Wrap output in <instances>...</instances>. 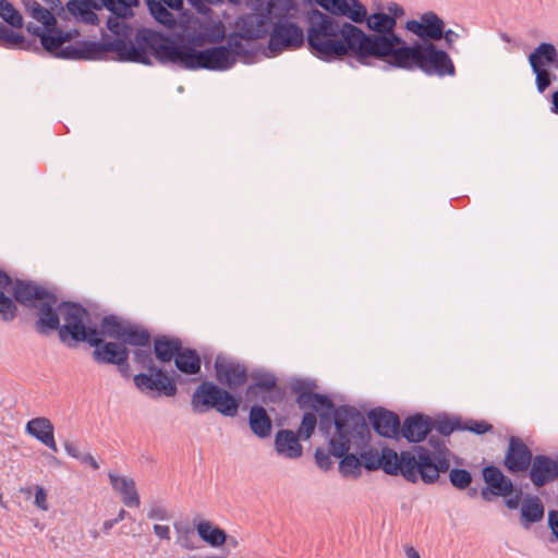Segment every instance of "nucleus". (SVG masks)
Here are the masks:
<instances>
[{"label":"nucleus","mask_w":558,"mask_h":558,"mask_svg":"<svg viewBox=\"0 0 558 558\" xmlns=\"http://www.w3.org/2000/svg\"><path fill=\"white\" fill-rule=\"evenodd\" d=\"M433 421L423 414H415L404 421L402 436L411 442H420L433 429Z\"/></svg>","instance_id":"5701e85b"},{"label":"nucleus","mask_w":558,"mask_h":558,"mask_svg":"<svg viewBox=\"0 0 558 558\" xmlns=\"http://www.w3.org/2000/svg\"><path fill=\"white\" fill-rule=\"evenodd\" d=\"M148 29L142 27V45L148 44L155 58L161 63L177 64L186 70L227 71L234 66L231 51L225 45L196 50L185 44L183 38L162 35L148 36ZM142 64H150L142 47Z\"/></svg>","instance_id":"39448f33"},{"label":"nucleus","mask_w":558,"mask_h":558,"mask_svg":"<svg viewBox=\"0 0 558 558\" xmlns=\"http://www.w3.org/2000/svg\"><path fill=\"white\" fill-rule=\"evenodd\" d=\"M178 538L177 543L186 549H194L195 545L191 541V536L193 534V531L191 529H179L177 527Z\"/></svg>","instance_id":"49530a36"},{"label":"nucleus","mask_w":558,"mask_h":558,"mask_svg":"<svg viewBox=\"0 0 558 558\" xmlns=\"http://www.w3.org/2000/svg\"><path fill=\"white\" fill-rule=\"evenodd\" d=\"M533 458L527 446L518 437H511L505 457V465L510 472H523L529 469Z\"/></svg>","instance_id":"f3484780"},{"label":"nucleus","mask_w":558,"mask_h":558,"mask_svg":"<svg viewBox=\"0 0 558 558\" xmlns=\"http://www.w3.org/2000/svg\"><path fill=\"white\" fill-rule=\"evenodd\" d=\"M133 383L136 386V388H140V383H141L140 374L134 375Z\"/></svg>","instance_id":"774afa93"},{"label":"nucleus","mask_w":558,"mask_h":558,"mask_svg":"<svg viewBox=\"0 0 558 558\" xmlns=\"http://www.w3.org/2000/svg\"><path fill=\"white\" fill-rule=\"evenodd\" d=\"M317 425L316 415L312 412H307L303 415L301 425L298 429V435L304 439H308Z\"/></svg>","instance_id":"58836bf2"},{"label":"nucleus","mask_w":558,"mask_h":558,"mask_svg":"<svg viewBox=\"0 0 558 558\" xmlns=\"http://www.w3.org/2000/svg\"><path fill=\"white\" fill-rule=\"evenodd\" d=\"M99 9L108 10L111 15L106 21L107 28L118 36L105 41H84L76 47L69 46L62 51L63 58L99 60L108 52H114L120 61L140 62V28L134 27L130 20L133 8L138 0H100Z\"/></svg>","instance_id":"20e7f679"},{"label":"nucleus","mask_w":558,"mask_h":558,"mask_svg":"<svg viewBox=\"0 0 558 558\" xmlns=\"http://www.w3.org/2000/svg\"><path fill=\"white\" fill-rule=\"evenodd\" d=\"M0 17L13 28L24 26L22 13L8 0H0Z\"/></svg>","instance_id":"f704fd0d"},{"label":"nucleus","mask_w":558,"mask_h":558,"mask_svg":"<svg viewBox=\"0 0 558 558\" xmlns=\"http://www.w3.org/2000/svg\"><path fill=\"white\" fill-rule=\"evenodd\" d=\"M147 5L151 16L161 25L173 28L177 25L175 16L163 5L156 0H147Z\"/></svg>","instance_id":"72a5a7b5"},{"label":"nucleus","mask_w":558,"mask_h":558,"mask_svg":"<svg viewBox=\"0 0 558 558\" xmlns=\"http://www.w3.org/2000/svg\"><path fill=\"white\" fill-rule=\"evenodd\" d=\"M481 496L484 500L490 501L492 496H495V495L493 494L492 488L487 486L481 490Z\"/></svg>","instance_id":"e2e57ef3"},{"label":"nucleus","mask_w":558,"mask_h":558,"mask_svg":"<svg viewBox=\"0 0 558 558\" xmlns=\"http://www.w3.org/2000/svg\"><path fill=\"white\" fill-rule=\"evenodd\" d=\"M449 481L458 489H465L472 483V475L465 469H448Z\"/></svg>","instance_id":"e433bc0d"},{"label":"nucleus","mask_w":558,"mask_h":558,"mask_svg":"<svg viewBox=\"0 0 558 558\" xmlns=\"http://www.w3.org/2000/svg\"><path fill=\"white\" fill-rule=\"evenodd\" d=\"M63 446L69 456L80 460L83 453L78 450L76 445L71 441H64Z\"/></svg>","instance_id":"603ef678"},{"label":"nucleus","mask_w":558,"mask_h":558,"mask_svg":"<svg viewBox=\"0 0 558 558\" xmlns=\"http://www.w3.org/2000/svg\"><path fill=\"white\" fill-rule=\"evenodd\" d=\"M529 63L535 74L538 93L543 94L551 84V75L547 69L558 64V51L550 43L539 44L529 56Z\"/></svg>","instance_id":"f8f14e48"},{"label":"nucleus","mask_w":558,"mask_h":558,"mask_svg":"<svg viewBox=\"0 0 558 558\" xmlns=\"http://www.w3.org/2000/svg\"><path fill=\"white\" fill-rule=\"evenodd\" d=\"M41 1L45 4V8L49 9L50 12H52V13L57 10H64L62 8L61 0H41Z\"/></svg>","instance_id":"4d7b16f0"},{"label":"nucleus","mask_w":558,"mask_h":558,"mask_svg":"<svg viewBox=\"0 0 558 558\" xmlns=\"http://www.w3.org/2000/svg\"><path fill=\"white\" fill-rule=\"evenodd\" d=\"M239 405V399L210 381L202 383L191 398L192 410L197 414L215 409L225 416L233 417L238 414Z\"/></svg>","instance_id":"9d476101"},{"label":"nucleus","mask_w":558,"mask_h":558,"mask_svg":"<svg viewBox=\"0 0 558 558\" xmlns=\"http://www.w3.org/2000/svg\"><path fill=\"white\" fill-rule=\"evenodd\" d=\"M308 25V51L324 62L353 58L369 66L374 60L392 64L407 41L396 33L397 20L385 12L368 14L360 0H314Z\"/></svg>","instance_id":"f257e3e1"},{"label":"nucleus","mask_w":558,"mask_h":558,"mask_svg":"<svg viewBox=\"0 0 558 558\" xmlns=\"http://www.w3.org/2000/svg\"><path fill=\"white\" fill-rule=\"evenodd\" d=\"M16 311L14 302L0 291V318L4 322L13 320L16 316Z\"/></svg>","instance_id":"4c0bfd02"},{"label":"nucleus","mask_w":558,"mask_h":558,"mask_svg":"<svg viewBox=\"0 0 558 558\" xmlns=\"http://www.w3.org/2000/svg\"><path fill=\"white\" fill-rule=\"evenodd\" d=\"M548 524L551 530V533L555 535L558 542V511L553 510L548 514Z\"/></svg>","instance_id":"8fccbe9b"},{"label":"nucleus","mask_w":558,"mask_h":558,"mask_svg":"<svg viewBox=\"0 0 558 558\" xmlns=\"http://www.w3.org/2000/svg\"><path fill=\"white\" fill-rule=\"evenodd\" d=\"M25 430L53 452L58 451L54 440V427L51 421L45 416H38L27 422Z\"/></svg>","instance_id":"4be33fe9"},{"label":"nucleus","mask_w":558,"mask_h":558,"mask_svg":"<svg viewBox=\"0 0 558 558\" xmlns=\"http://www.w3.org/2000/svg\"><path fill=\"white\" fill-rule=\"evenodd\" d=\"M175 38H183L185 40L186 45H190L195 49V47H203L205 45H208L209 41H207L205 37V32L201 27L199 32L193 33L187 35L186 37L183 36H177Z\"/></svg>","instance_id":"c03bdc74"},{"label":"nucleus","mask_w":558,"mask_h":558,"mask_svg":"<svg viewBox=\"0 0 558 558\" xmlns=\"http://www.w3.org/2000/svg\"><path fill=\"white\" fill-rule=\"evenodd\" d=\"M17 28H9L3 24H0V46L5 48H19L26 49L27 40L21 31Z\"/></svg>","instance_id":"473e14b6"},{"label":"nucleus","mask_w":558,"mask_h":558,"mask_svg":"<svg viewBox=\"0 0 558 558\" xmlns=\"http://www.w3.org/2000/svg\"><path fill=\"white\" fill-rule=\"evenodd\" d=\"M100 335L114 338L123 344L140 345L138 328L117 316H107L101 320L98 337Z\"/></svg>","instance_id":"4468645a"},{"label":"nucleus","mask_w":558,"mask_h":558,"mask_svg":"<svg viewBox=\"0 0 558 558\" xmlns=\"http://www.w3.org/2000/svg\"><path fill=\"white\" fill-rule=\"evenodd\" d=\"M450 450L444 439L430 437L427 446H417L414 452L401 451L398 454L390 448L380 453V468L389 475H402L404 480L434 484L441 473L449 469Z\"/></svg>","instance_id":"423d86ee"},{"label":"nucleus","mask_w":558,"mask_h":558,"mask_svg":"<svg viewBox=\"0 0 558 558\" xmlns=\"http://www.w3.org/2000/svg\"><path fill=\"white\" fill-rule=\"evenodd\" d=\"M276 386V378L272 375H262L256 377V381L248 386L247 392H256L257 389L269 391Z\"/></svg>","instance_id":"ea45409f"},{"label":"nucleus","mask_w":558,"mask_h":558,"mask_svg":"<svg viewBox=\"0 0 558 558\" xmlns=\"http://www.w3.org/2000/svg\"><path fill=\"white\" fill-rule=\"evenodd\" d=\"M182 343L178 338H167L165 336L155 339L154 349L157 359L161 362H170L175 359L181 350Z\"/></svg>","instance_id":"c756f323"},{"label":"nucleus","mask_w":558,"mask_h":558,"mask_svg":"<svg viewBox=\"0 0 558 558\" xmlns=\"http://www.w3.org/2000/svg\"><path fill=\"white\" fill-rule=\"evenodd\" d=\"M251 40L238 32L227 36L225 46L230 49L234 64L238 60L245 64H252L256 61L258 49L254 44L250 43Z\"/></svg>","instance_id":"6ab92c4d"},{"label":"nucleus","mask_w":558,"mask_h":558,"mask_svg":"<svg viewBox=\"0 0 558 558\" xmlns=\"http://www.w3.org/2000/svg\"><path fill=\"white\" fill-rule=\"evenodd\" d=\"M405 555L408 558H421L418 551L413 547H408L405 549Z\"/></svg>","instance_id":"69168bd1"},{"label":"nucleus","mask_w":558,"mask_h":558,"mask_svg":"<svg viewBox=\"0 0 558 558\" xmlns=\"http://www.w3.org/2000/svg\"><path fill=\"white\" fill-rule=\"evenodd\" d=\"M522 524L529 527L532 523L539 522L544 517V506L537 497H531L523 501L521 506Z\"/></svg>","instance_id":"2f4dec72"},{"label":"nucleus","mask_w":558,"mask_h":558,"mask_svg":"<svg viewBox=\"0 0 558 558\" xmlns=\"http://www.w3.org/2000/svg\"><path fill=\"white\" fill-rule=\"evenodd\" d=\"M361 464L368 471H375L380 468V454L376 451L366 450L360 453Z\"/></svg>","instance_id":"a19ab883"},{"label":"nucleus","mask_w":558,"mask_h":558,"mask_svg":"<svg viewBox=\"0 0 558 558\" xmlns=\"http://www.w3.org/2000/svg\"><path fill=\"white\" fill-rule=\"evenodd\" d=\"M158 2L175 11H179L183 8V0H158Z\"/></svg>","instance_id":"13d9d810"},{"label":"nucleus","mask_w":558,"mask_h":558,"mask_svg":"<svg viewBox=\"0 0 558 558\" xmlns=\"http://www.w3.org/2000/svg\"><path fill=\"white\" fill-rule=\"evenodd\" d=\"M95 10H100L98 5L82 0H70L66 2L64 11L76 22L86 25H98L99 17Z\"/></svg>","instance_id":"393cba45"},{"label":"nucleus","mask_w":558,"mask_h":558,"mask_svg":"<svg viewBox=\"0 0 558 558\" xmlns=\"http://www.w3.org/2000/svg\"><path fill=\"white\" fill-rule=\"evenodd\" d=\"M298 392V404L302 409H313L319 415V432L329 435L333 426L336 432L329 439L331 456L341 458L339 471L343 476L359 473L360 459L349 453L351 446L362 448L367 445L371 432L365 417L352 407L335 408L326 396L312 392L313 385L298 381L293 386Z\"/></svg>","instance_id":"f03ea898"},{"label":"nucleus","mask_w":558,"mask_h":558,"mask_svg":"<svg viewBox=\"0 0 558 558\" xmlns=\"http://www.w3.org/2000/svg\"><path fill=\"white\" fill-rule=\"evenodd\" d=\"M556 466L557 464L554 459L543 454L535 456L531 462L530 469V478L532 483L537 487H542L556 480L558 477Z\"/></svg>","instance_id":"aec40b11"},{"label":"nucleus","mask_w":558,"mask_h":558,"mask_svg":"<svg viewBox=\"0 0 558 558\" xmlns=\"http://www.w3.org/2000/svg\"><path fill=\"white\" fill-rule=\"evenodd\" d=\"M389 68L407 71L421 70L428 76H454L456 68L450 56L432 41H414L401 48Z\"/></svg>","instance_id":"0eeeda50"},{"label":"nucleus","mask_w":558,"mask_h":558,"mask_svg":"<svg viewBox=\"0 0 558 558\" xmlns=\"http://www.w3.org/2000/svg\"><path fill=\"white\" fill-rule=\"evenodd\" d=\"M21 3L24 13L36 22H28L26 24L27 32L39 38L45 50L63 57V49L61 47L71 40V35L58 27L54 13L50 12L49 9L45 8L37 0H21Z\"/></svg>","instance_id":"6e6552de"},{"label":"nucleus","mask_w":558,"mask_h":558,"mask_svg":"<svg viewBox=\"0 0 558 558\" xmlns=\"http://www.w3.org/2000/svg\"><path fill=\"white\" fill-rule=\"evenodd\" d=\"M90 345L96 347L93 353L95 361L98 363L117 364L120 372H124L123 363L128 360L129 351L123 343L104 342V340L98 337V343Z\"/></svg>","instance_id":"a211bd4d"},{"label":"nucleus","mask_w":558,"mask_h":558,"mask_svg":"<svg viewBox=\"0 0 558 558\" xmlns=\"http://www.w3.org/2000/svg\"><path fill=\"white\" fill-rule=\"evenodd\" d=\"M251 430L259 438H266L271 432V420L263 407L253 405L250 410Z\"/></svg>","instance_id":"c85d7f7f"},{"label":"nucleus","mask_w":558,"mask_h":558,"mask_svg":"<svg viewBox=\"0 0 558 558\" xmlns=\"http://www.w3.org/2000/svg\"><path fill=\"white\" fill-rule=\"evenodd\" d=\"M125 510H120L118 517L113 520H107L104 522V531L105 532H108L109 530H111L119 521L123 520L124 519V515H125Z\"/></svg>","instance_id":"5fc2aeb1"},{"label":"nucleus","mask_w":558,"mask_h":558,"mask_svg":"<svg viewBox=\"0 0 558 558\" xmlns=\"http://www.w3.org/2000/svg\"><path fill=\"white\" fill-rule=\"evenodd\" d=\"M147 517L151 520L165 521L169 519L166 506L160 501H151L148 505Z\"/></svg>","instance_id":"79ce46f5"},{"label":"nucleus","mask_w":558,"mask_h":558,"mask_svg":"<svg viewBox=\"0 0 558 558\" xmlns=\"http://www.w3.org/2000/svg\"><path fill=\"white\" fill-rule=\"evenodd\" d=\"M11 282V278L4 271L0 270V289L7 288Z\"/></svg>","instance_id":"052dcab7"},{"label":"nucleus","mask_w":558,"mask_h":558,"mask_svg":"<svg viewBox=\"0 0 558 558\" xmlns=\"http://www.w3.org/2000/svg\"><path fill=\"white\" fill-rule=\"evenodd\" d=\"M112 489L120 495L121 500L126 507L138 505L136 483L133 478L109 472L108 474Z\"/></svg>","instance_id":"b1692460"},{"label":"nucleus","mask_w":558,"mask_h":558,"mask_svg":"<svg viewBox=\"0 0 558 558\" xmlns=\"http://www.w3.org/2000/svg\"><path fill=\"white\" fill-rule=\"evenodd\" d=\"M375 432L387 438H396L400 433V420L397 414L388 410H374L369 414Z\"/></svg>","instance_id":"412c9836"},{"label":"nucleus","mask_w":558,"mask_h":558,"mask_svg":"<svg viewBox=\"0 0 558 558\" xmlns=\"http://www.w3.org/2000/svg\"><path fill=\"white\" fill-rule=\"evenodd\" d=\"M483 478L495 496L506 497L513 492L511 480L506 477L497 466H485L483 469Z\"/></svg>","instance_id":"a878e982"},{"label":"nucleus","mask_w":558,"mask_h":558,"mask_svg":"<svg viewBox=\"0 0 558 558\" xmlns=\"http://www.w3.org/2000/svg\"><path fill=\"white\" fill-rule=\"evenodd\" d=\"M34 505L43 511H47L49 509V505L47 501V493L45 488L39 485L35 486Z\"/></svg>","instance_id":"09e8293b"},{"label":"nucleus","mask_w":558,"mask_h":558,"mask_svg":"<svg viewBox=\"0 0 558 558\" xmlns=\"http://www.w3.org/2000/svg\"><path fill=\"white\" fill-rule=\"evenodd\" d=\"M272 21L267 13L250 12L239 16L235 29L247 39H262L269 35Z\"/></svg>","instance_id":"dca6fc26"},{"label":"nucleus","mask_w":558,"mask_h":558,"mask_svg":"<svg viewBox=\"0 0 558 558\" xmlns=\"http://www.w3.org/2000/svg\"><path fill=\"white\" fill-rule=\"evenodd\" d=\"M195 529L202 541L211 547H221L227 543V534L208 520L195 522Z\"/></svg>","instance_id":"cd10ccee"},{"label":"nucleus","mask_w":558,"mask_h":558,"mask_svg":"<svg viewBox=\"0 0 558 558\" xmlns=\"http://www.w3.org/2000/svg\"><path fill=\"white\" fill-rule=\"evenodd\" d=\"M551 112L558 114V90L555 92L551 96Z\"/></svg>","instance_id":"0e129e2a"},{"label":"nucleus","mask_w":558,"mask_h":558,"mask_svg":"<svg viewBox=\"0 0 558 558\" xmlns=\"http://www.w3.org/2000/svg\"><path fill=\"white\" fill-rule=\"evenodd\" d=\"M154 532L160 539H170V527L168 525L155 524Z\"/></svg>","instance_id":"3c124183"},{"label":"nucleus","mask_w":558,"mask_h":558,"mask_svg":"<svg viewBox=\"0 0 558 558\" xmlns=\"http://www.w3.org/2000/svg\"><path fill=\"white\" fill-rule=\"evenodd\" d=\"M437 432L442 436H449L453 430L461 429L459 421L440 420L436 423Z\"/></svg>","instance_id":"a18cd8bd"},{"label":"nucleus","mask_w":558,"mask_h":558,"mask_svg":"<svg viewBox=\"0 0 558 558\" xmlns=\"http://www.w3.org/2000/svg\"><path fill=\"white\" fill-rule=\"evenodd\" d=\"M275 448L278 454L289 459H296L302 456V446L298 435L289 429H281L276 434Z\"/></svg>","instance_id":"bb28decb"},{"label":"nucleus","mask_w":558,"mask_h":558,"mask_svg":"<svg viewBox=\"0 0 558 558\" xmlns=\"http://www.w3.org/2000/svg\"><path fill=\"white\" fill-rule=\"evenodd\" d=\"M519 502H520V497L517 495L515 497L508 498L506 500V506L509 509H517L519 507Z\"/></svg>","instance_id":"680f3d73"},{"label":"nucleus","mask_w":558,"mask_h":558,"mask_svg":"<svg viewBox=\"0 0 558 558\" xmlns=\"http://www.w3.org/2000/svg\"><path fill=\"white\" fill-rule=\"evenodd\" d=\"M442 37H444L448 48H452L453 43L460 38V35L452 29H447V31L444 29Z\"/></svg>","instance_id":"864d4df0"},{"label":"nucleus","mask_w":558,"mask_h":558,"mask_svg":"<svg viewBox=\"0 0 558 558\" xmlns=\"http://www.w3.org/2000/svg\"><path fill=\"white\" fill-rule=\"evenodd\" d=\"M80 461L82 463L90 465L94 470L99 469L98 462L90 453H83L82 457L80 458Z\"/></svg>","instance_id":"6e6d98bb"},{"label":"nucleus","mask_w":558,"mask_h":558,"mask_svg":"<svg viewBox=\"0 0 558 558\" xmlns=\"http://www.w3.org/2000/svg\"><path fill=\"white\" fill-rule=\"evenodd\" d=\"M330 454H331L330 451L326 452L323 449H316V451H315V461H316L317 465L324 471L329 470L332 465V460L330 458Z\"/></svg>","instance_id":"de8ad7c7"},{"label":"nucleus","mask_w":558,"mask_h":558,"mask_svg":"<svg viewBox=\"0 0 558 558\" xmlns=\"http://www.w3.org/2000/svg\"><path fill=\"white\" fill-rule=\"evenodd\" d=\"M150 335L142 328V368H148L146 374L142 373V386H145L153 397H173L177 393V385L162 369L150 366L149 355L144 354L143 348L149 347Z\"/></svg>","instance_id":"9b49d317"},{"label":"nucleus","mask_w":558,"mask_h":558,"mask_svg":"<svg viewBox=\"0 0 558 558\" xmlns=\"http://www.w3.org/2000/svg\"><path fill=\"white\" fill-rule=\"evenodd\" d=\"M305 43L308 45V29L305 33L296 21L287 15H276L268 35L266 56L275 58L283 52L295 51Z\"/></svg>","instance_id":"1a4fd4ad"},{"label":"nucleus","mask_w":558,"mask_h":558,"mask_svg":"<svg viewBox=\"0 0 558 558\" xmlns=\"http://www.w3.org/2000/svg\"><path fill=\"white\" fill-rule=\"evenodd\" d=\"M388 12H389L388 14H390L391 16H395L396 20L398 16H401L404 13L403 8L397 3L389 4Z\"/></svg>","instance_id":"bf43d9fd"},{"label":"nucleus","mask_w":558,"mask_h":558,"mask_svg":"<svg viewBox=\"0 0 558 558\" xmlns=\"http://www.w3.org/2000/svg\"><path fill=\"white\" fill-rule=\"evenodd\" d=\"M227 542L232 547H236L238 546V541L234 537H229V538L227 537Z\"/></svg>","instance_id":"338daca9"},{"label":"nucleus","mask_w":558,"mask_h":558,"mask_svg":"<svg viewBox=\"0 0 558 558\" xmlns=\"http://www.w3.org/2000/svg\"><path fill=\"white\" fill-rule=\"evenodd\" d=\"M209 45L219 44L226 38V26L221 21H211L202 25Z\"/></svg>","instance_id":"c9c22d12"},{"label":"nucleus","mask_w":558,"mask_h":558,"mask_svg":"<svg viewBox=\"0 0 558 558\" xmlns=\"http://www.w3.org/2000/svg\"><path fill=\"white\" fill-rule=\"evenodd\" d=\"M216 378L219 384L228 387L230 390H236L247 380L246 367L225 355H217L215 360Z\"/></svg>","instance_id":"ddd939ff"},{"label":"nucleus","mask_w":558,"mask_h":558,"mask_svg":"<svg viewBox=\"0 0 558 558\" xmlns=\"http://www.w3.org/2000/svg\"><path fill=\"white\" fill-rule=\"evenodd\" d=\"M493 426L485 421L470 420L461 424V430H469L476 435H482L489 432Z\"/></svg>","instance_id":"37998d69"},{"label":"nucleus","mask_w":558,"mask_h":558,"mask_svg":"<svg viewBox=\"0 0 558 558\" xmlns=\"http://www.w3.org/2000/svg\"><path fill=\"white\" fill-rule=\"evenodd\" d=\"M177 368L187 375H195L201 371V359L196 351L182 349L178 352L174 360Z\"/></svg>","instance_id":"7c9ffc66"},{"label":"nucleus","mask_w":558,"mask_h":558,"mask_svg":"<svg viewBox=\"0 0 558 558\" xmlns=\"http://www.w3.org/2000/svg\"><path fill=\"white\" fill-rule=\"evenodd\" d=\"M445 23L435 12L421 14L418 20H409L405 29L416 35L422 41L439 40L442 38Z\"/></svg>","instance_id":"2eb2a0df"},{"label":"nucleus","mask_w":558,"mask_h":558,"mask_svg":"<svg viewBox=\"0 0 558 558\" xmlns=\"http://www.w3.org/2000/svg\"><path fill=\"white\" fill-rule=\"evenodd\" d=\"M13 296L21 305L37 310L36 329L40 333L58 330L59 339L70 348L78 342L98 343V329L88 327L89 313L76 303L58 302L57 295L35 282L16 280Z\"/></svg>","instance_id":"7ed1b4c3"}]
</instances>
